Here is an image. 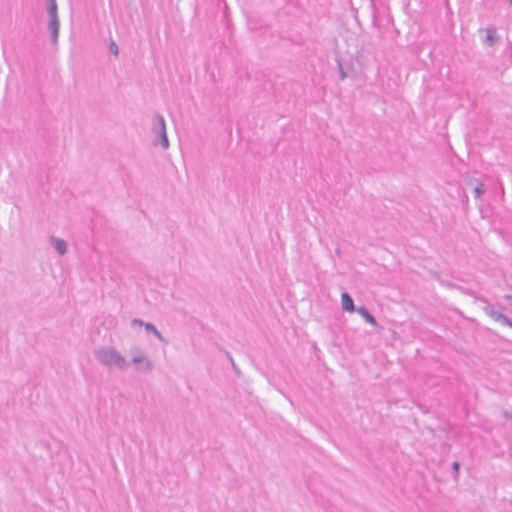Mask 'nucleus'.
<instances>
[{"mask_svg": "<svg viewBox=\"0 0 512 512\" xmlns=\"http://www.w3.org/2000/svg\"><path fill=\"white\" fill-rule=\"evenodd\" d=\"M96 359L107 367L116 366L120 370H124L128 363L126 359L113 347L101 346L94 350Z\"/></svg>", "mask_w": 512, "mask_h": 512, "instance_id": "obj_1", "label": "nucleus"}, {"mask_svg": "<svg viewBox=\"0 0 512 512\" xmlns=\"http://www.w3.org/2000/svg\"><path fill=\"white\" fill-rule=\"evenodd\" d=\"M46 10L49 16L48 30L50 32V41L56 46L59 37L60 21L58 18V6L56 0H46Z\"/></svg>", "mask_w": 512, "mask_h": 512, "instance_id": "obj_2", "label": "nucleus"}, {"mask_svg": "<svg viewBox=\"0 0 512 512\" xmlns=\"http://www.w3.org/2000/svg\"><path fill=\"white\" fill-rule=\"evenodd\" d=\"M153 133L156 135L153 144H160L164 149L169 148V140L166 132V123L164 117L160 113H155L153 117Z\"/></svg>", "mask_w": 512, "mask_h": 512, "instance_id": "obj_3", "label": "nucleus"}, {"mask_svg": "<svg viewBox=\"0 0 512 512\" xmlns=\"http://www.w3.org/2000/svg\"><path fill=\"white\" fill-rule=\"evenodd\" d=\"M337 66L340 80H344L347 77H353L356 75L354 65L351 61L346 62L342 59H337Z\"/></svg>", "mask_w": 512, "mask_h": 512, "instance_id": "obj_4", "label": "nucleus"}, {"mask_svg": "<svg viewBox=\"0 0 512 512\" xmlns=\"http://www.w3.org/2000/svg\"><path fill=\"white\" fill-rule=\"evenodd\" d=\"M131 362L141 372H150L153 369V363L142 354L134 355Z\"/></svg>", "mask_w": 512, "mask_h": 512, "instance_id": "obj_5", "label": "nucleus"}, {"mask_svg": "<svg viewBox=\"0 0 512 512\" xmlns=\"http://www.w3.org/2000/svg\"><path fill=\"white\" fill-rule=\"evenodd\" d=\"M486 36L483 40L484 44L488 47H493L500 41V36L496 34V27L490 26L485 29Z\"/></svg>", "mask_w": 512, "mask_h": 512, "instance_id": "obj_6", "label": "nucleus"}, {"mask_svg": "<svg viewBox=\"0 0 512 512\" xmlns=\"http://www.w3.org/2000/svg\"><path fill=\"white\" fill-rule=\"evenodd\" d=\"M468 186L473 187L474 197L479 199L485 193L484 184L477 178H469L466 182Z\"/></svg>", "mask_w": 512, "mask_h": 512, "instance_id": "obj_7", "label": "nucleus"}, {"mask_svg": "<svg viewBox=\"0 0 512 512\" xmlns=\"http://www.w3.org/2000/svg\"><path fill=\"white\" fill-rule=\"evenodd\" d=\"M341 305L343 311L352 313L357 310V308L354 305V300L348 292H343L341 294Z\"/></svg>", "mask_w": 512, "mask_h": 512, "instance_id": "obj_8", "label": "nucleus"}, {"mask_svg": "<svg viewBox=\"0 0 512 512\" xmlns=\"http://www.w3.org/2000/svg\"><path fill=\"white\" fill-rule=\"evenodd\" d=\"M50 243L59 255H64L67 252V243L65 240L51 236Z\"/></svg>", "mask_w": 512, "mask_h": 512, "instance_id": "obj_9", "label": "nucleus"}, {"mask_svg": "<svg viewBox=\"0 0 512 512\" xmlns=\"http://www.w3.org/2000/svg\"><path fill=\"white\" fill-rule=\"evenodd\" d=\"M356 311L363 317V319L367 323H369L373 326L378 325L376 318L371 314V312L367 309L366 306L362 305V306L358 307Z\"/></svg>", "mask_w": 512, "mask_h": 512, "instance_id": "obj_10", "label": "nucleus"}, {"mask_svg": "<svg viewBox=\"0 0 512 512\" xmlns=\"http://www.w3.org/2000/svg\"><path fill=\"white\" fill-rule=\"evenodd\" d=\"M145 330L148 333H152L155 337L159 339L164 344H168V340L161 334V332L156 328L153 323L147 322L144 324Z\"/></svg>", "mask_w": 512, "mask_h": 512, "instance_id": "obj_11", "label": "nucleus"}, {"mask_svg": "<svg viewBox=\"0 0 512 512\" xmlns=\"http://www.w3.org/2000/svg\"><path fill=\"white\" fill-rule=\"evenodd\" d=\"M483 311L485 312L486 315H488L495 321H497L502 315V312L496 310L495 306L490 303H486V305L483 307Z\"/></svg>", "mask_w": 512, "mask_h": 512, "instance_id": "obj_12", "label": "nucleus"}, {"mask_svg": "<svg viewBox=\"0 0 512 512\" xmlns=\"http://www.w3.org/2000/svg\"><path fill=\"white\" fill-rule=\"evenodd\" d=\"M460 467H461V465L458 461H454L452 463L453 479L456 482H458V480H459Z\"/></svg>", "mask_w": 512, "mask_h": 512, "instance_id": "obj_13", "label": "nucleus"}, {"mask_svg": "<svg viewBox=\"0 0 512 512\" xmlns=\"http://www.w3.org/2000/svg\"><path fill=\"white\" fill-rule=\"evenodd\" d=\"M109 51L114 56H118L119 55V48H118V45L116 44V42L114 40H111L110 43H109Z\"/></svg>", "mask_w": 512, "mask_h": 512, "instance_id": "obj_14", "label": "nucleus"}, {"mask_svg": "<svg viewBox=\"0 0 512 512\" xmlns=\"http://www.w3.org/2000/svg\"><path fill=\"white\" fill-rule=\"evenodd\" d=\"M497 322H501L503 325H506V326H509L512 328V319L508 318L503 313H502L501 317L497 320Z\"/></svg>", "mask_w": 512, "mask_h": 512, "instance_id": "obj_15", "label": "nucleus"}, {"mask_svg": "<svg viewBox=\"0 0 512 512\" xmlns=\"http://www.w3.org/2000/svg\"><path fill=\"white\" fill-rule=\"evenodd\" d=\"M225 355L227 356V358L229 359L230 363H231V366L233 368V370L235 371L236 374H240V370L239 368L237 367V365L235 364L230 352L226 351L225 350Z\"/></svg>", "mask_w": 512, "mask_h": 512, "instance_id": "obj_16", "label": "nucleus"}, {"mask_svg": "<svg viewBox=\"0 0 512 512\" xmlns=\"http://www.w3.org/2000/svg\"><path fill=\"white\" fill-rule=\"evenodd\" d=\"M145 323H146V322H144L143 320L138 319V318H134V319L132 320V322H131L132 326H136V325H138V326H144V324H145Z\"/></svg>", "mask_w": 512, "mask_h": 512, "instance_id": "obj_17", "label": "nucleus"}, {"mask_svg": "<svg viewBox=\"0 0 512 512\" xmlns=\"http://www.w3.org/2000/svg\"><path fill=\"white\" fill-rule=\"evenodd\" d=\"M505 299L509 301L510 305H512V295H506Z\"/></svg>", "mask_w": 512, "mask_h": 512, "instance_id": "obj_18", "label": "nucleus"}, {"mask_svg": "<svg viewBox=\"0 0 512 512\" xmlns=\"http://www.w3.org/2000/svg\"><path fill=\"white\" fill-rule=\"evenodd\" d=\"M504 416H505L506 419H512V414H510L508 412H505Z\"/></svg>", "mask_w": 512, "mask_h": 512, "instance_id": "obj_19", "label": "nucleus"}, {"mask_svg": "<svg viewBox=\"0 0 512 512\" xmlns=\"http://www.w3.org/2000/svg\"><path fill=\"white\" fill-rule=\"evenodd\" d=\"M508 1H509L510 5H512V0H508Z\"/></svg>", "mask_w": 512, "mask_h": 512, "instance_id": "obj_20", "label": "nucleus"}]
</instances>
